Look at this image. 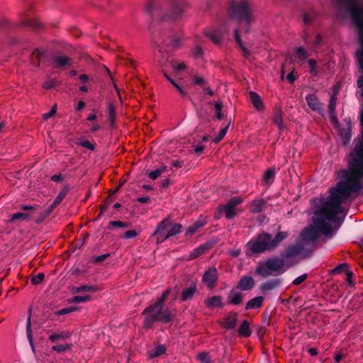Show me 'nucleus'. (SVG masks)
<instances>
[{
	"label": "nucleus",
	"mask_w": 363,
	"mask_h": 363,
	"mask_svg": "<svg viewBox=\"0 0 363 363\" xmlns=\"http://www.w3.org/2000/svg\"><path fill=\"white\" fill-rule=\"evenodd\" d=\"M252 20L248 3L245 0L240 4H233L231 6V16L229 20L224 22L217 30H206L205 35L213 43H219L222 36L228 32L230 27L238 24H250Z\"/></svg>",
	"instance_id": "1"
},
{
	"label": "nucleus",
	"mask_w": 363,
	"mask_h": 363,
	"mask_svg": "<svg viewBox=\"0 0 363 363\" xmlns=\"http://www.w3.org/2000/svg\"><path fill=\"white\" fill-rule=\"evenodd\" d=\"M287 235L288 234L286 232H279L272 238L271 235L263 232L259 234L255 239L251 240L247 243L246 255L250 257L264 251H272L275 249Z\"/></svg>",
	"instance_id": "2"
},
{
	"label": "nucleus",
	"mask_w": 363,
	"mask_h": 363,
	"mask_svg": "<svg viewBox=\"0 0 363 363\" xmlns=\"http://www.w3.org/2000/svg\"><path fill=\"white\" fill-rule=\"evenodd\" d=\"M170 290L167 289L157 299L155 303L150 305L143 311L146 315L144 320V327L149 328L155 322L169 323L172 320L174 313L169 309L163 310V303L169 295Z\"/></svg>",
	"instance_id": "3"
},
{
	"label": "nucleus",
	"mask_w": 363,
	"mask_h": 363,
	"mask_svg": "<svg viewBox=\"0 0 363 363\" xmlns=\"http://www.w3.org/2000/svg\"><path fill=\"white\" fill-rule=\"evenodd\" d=\"M281 257H272L258 264L256 272L263 277L279 276L287 269Z\"/></svg>",
	"instance_id": "4"
},
{
	"label": "nucleus",
	"mask_w": 363,
	"mask_h": 363,
	"mask_svg": "<svg viewBox=\"0 0 363 363\" xmlns=\"http://www.w3.org/2000/svg\"><path fill=\"white\" fill-rule=\"evenodd\" d=\"M188 6V4L184 1L177 2L174 4L170 13L164 18L169 21H175L182 16Z\"/></svg>",
	"instance_id": "5"
},
{
	"label": "nucleus",
	"mask_w": 363,
	"mask_h": 363,
	"mask_svg": "<svg viewBox=\"0 0 363 363\" xmlns=\"http://www.w3.org/2000/svg\"><path fill=\"white\" fill-rule=\"evenodd\" d=\"M303 251V243H297L287 247L286 250L281 253V257L284 261L301 255Z\"/></svg>",
	"instance_id": "6"
},
{
	"label": "nucleus",
	"mask_w": 363,
	"mask_h": 363,
	"mask_svg": "<svg viewBox=\"0 0 363 363\" xmlns=\"http://www.w3.org/2000/svg\"><path fill=\"white\" fill-rule=\"evenodd\" d=\"M345 127H338V135L341 138L343 145H347L351 139V122L350 118L344 120Z\"/></svg>",
	"instance_id": "7"
},
{
	"label": "nucleus",
	"mask_w": 363,
	"mask_h": 363,
	"mask_svg": "<svg viewBox=\"0 0 363 363\" xmlns=\"http://www.w3.org/2000/svg\"><path fill=\"white\" fill-rule=\"evenodd\" d=\"M170 225V222L169 219L163 220L160 225L157 226L156 231L154 233V235L156 236L157 242L162 243L165 240H161L162 237L167 235V233L169 230V226Z\"/></svg>",
	"instance_id": "8"
},
{
	"label": "nucleus",
	"mask_w": 363,
	"mask_h": 363,
	"mask_svg": "<svg viewBox=\"0 0 363 363\" xmlns=\"http://www.w3.org/2000/svg\"><path fill=\"white\" fill-rule=\"evenodd\" d=\"M306 101L308 106L314 111L320 113L323 111L322 104L318 100L315 94H308L306 97Z\"/></svg>",
	"instance_id": "9"
},
{
	"label": "nucleus",
	"mask_w": 363,
	"mask_h": 363,
	"mask_svg": "<svg viewBox=\"0 0 363 363\" xmlns=\"http://www.w3.org/2000/svg\"><path fill=\"white\" fill-rule=\"evenodd\" d=\"M217 278L218 275L216 268H211L204 273L202 279L208 288H211L213 286Z\"/></svg>",
	"instance_id": "10"
},
{
	"label": "nucleus",
	"mask_w": 363,
	"mask_h": 363,
	"mask_svg": "<svg viewBox=\"0 0 363 363\" xmlns=\"http://www.w3.org/2000/svg\"><path fill=\"white\" fill-rule=\"evenodd\" d=\"M53 63L54 67L60 68L71 65L72 60L62 55H57L53 57Z\"/></svg>",
	"instance_id": "11"
},
{
	"label": "nucleus",
	"mask_w": 363,
	"mask_h": 363,
	"mask_svg": "<svg viewBox=\"0 0 363 363\" xmlns=\"http://www.w3.org/2000/svg\"><path fill=\"white\" fill-rule=\"evenodd\" d=\"M281 283V279H274L269 281H267L263 283L261 286V290L264 292L271 291L277 288H278Z\"/></svg>",
	"instance_id": "12"
},
{
	"label": "nucleus",
	"mask_w": 363,
	"mask_h": 363,
	"mask_svg": "<svg viewBox=\"0 0 363 363\" xmlns=\"http://www.w3.org/2000/svg\"><path fill=\"white\" fill-rule=\"evenodd\" d=\"M255 284V281L251 277H242L237 285V288L242 291L251 289Z\"/></svg>",
	"instance_id": "13"
},
{
	"label": "nucleus",
	"mask_w": 363,
	"mask_h": 363,
	"mask_svg": "<svg viewBox=\"0 0 363 363\" xmlns=\"http://www.w3.org/2000/svg\"><path fill=\"white\" fill-rule=\"evenodd\" d=\"M249 98L250 102L252 104L255 108L258 111L263 110L264 108V104L261 97L255 91H250Z\"/></svg>",
	"instance_id": "14"
},
{
	"label": "nucleus",
	"mask_w": 363,
	"mask_h": 363,
	"mask_svg": "<svg viewBox=\"0 0 363 363\" xmlns=\"http://www.w3.org/2000/svg\"><path fill=\"white\" fill-rule=\"evenodd\" d=\"M237 324V313H230L224 320L223 325L225 328L230 330L235 328Z\"/></svg>",
	"instance_id": "15"
},
{
	"label": "nucleus",
	"mask_w": 363,
	"mask_h": 363,
	"mask_svg": "<svg viewBox=\"0 0 363 363\" xmlns=\"http://www.w3.org/2000/svg\"><path fill=\"white\" fill-rule=\"evenodd\" d=\"M165 65L167 67L169 66L176 72H181L186 69V65L184 62L174 59H167Z\"/></svg>",
	"instance_id": "16"
},
{
	"label": "nucleus",
	"mask_w": 363,
	"mask_h": 363,
	"mask_svg": "<svg viewBox=\"0 0 363 363\" xmlns=\"http://www.w3.org/2000/svg\"><path fill=\"white\" fill-rule=\"evenodd\" d=\"M222 298L220 296H213L207 298L204 303L207 308H214L222 306Z\"/></svg>",
	"instance_id": "17"
},
{
	"label": "nucleus",
	"mask_w": 363,
	"mask_h": 363,
	"mask_svg": "<svg viewBox=\"0 0 363 363\" xmlns=\"http://www.w3.org/2000/svg\"><path fill=\"white\" fill-rule=\"evenodd\" d=\"M196 291V286L195 284H191L189 287L184 289L181 295V300L186 301L192 298Z\"/></svg>",
	"instance_id": "18"
},
{
	"label": "nucleus",
	"mask_w": 363,
	"mask_h": 363,
	"mask_svg": "<svg viewBox=\"0 0 363 363\" xmlns=\"http://www.w3.org/2000/svg\"><path fill=\"white\" fill-rule=\"evenodd\" d=\"M308 56V52L302 47L297 48L294 54V60L301 62H303Z\"/></svg>",
	"instance_id": "19"
},
{
	"label": "nucleus",
	"mask_w": 363,
	"mask_h": 363,
	"mask_svg": "<svg viewBox=\"0 0 363 363\" xmlns=\"http://www.w3.org/2000/svg\"><path fill=\"white\" fill-rule=\"evenodd\" d=\"M336 100L337 97L336 95L334 94L330 99L329 105H328V112L330 114V116L331 118L332 121L337 124V121L335 116V106H336Z\"/></svg>",
	"instance_id": "20"
},
{
	"label": "nucleus",
	"mask_w": 363,
	"mask_h": 363,
	"mask_svg": "<svg viewBox=\"0 0 363 363\" xmlns=\"http://www.w3.org/2000/svg\"><path fill=\"white\" fill-rule=\"evenodd\" d=\"M264 205L263 199H255L249 205L250 211L253 213H259L262 211Z\"/></svg>",
	"instance_id": "21"
},
{
	"label": "nucleus",
	"mask_w": 363,
	"mask_h": 363,
	"mask_svg": "<svg viewBox=\"0 0 363 363\" xmlns=\"http://www.w3.org/2000/svg\"><path fill=\"white\" fill-rule=\"evenodd\" d=\"M263 303V298L262 296H257L250 300L246 304V309H255L259 308L262 306Z\"/></svg>",
	"instance_id": "22"
},
{
	"label": "nucleus",
	"mask_w": 363,
	"mask_h": 363,
	"mask_svg": "<svg viewBox=\"0 0 363 363\" xmlns=\"http://www.w3.org/2000/svg\"><path fill=\"white\" fill-rule=\"evenodd\" d=\"M219 210L220 212H223L225 213L227 219H231L236 215L235 208L227 203L225 205L220 206Z\"/></svg>",
	"instance_id": "23"
},
{
	"label": "nucleus",
	"mask_w": 363,
	"mask_h": 363,
	"mask_svg": "<svg viewBox=\"0 0 363 363\" xmlns=\"http://www.w3.org/2000/svg\"><path fill=\"white\" fill-rule=\"evenodd\" d=\"M182 229V225L180 224L172 225L171 226V228L168 230L167 235L165 236L162 237V238L161 240H167L170 237H172L175 235L179 234V233H181Z\"/></svg>",
	"instance_id": "24"
},
{
	"label": "nucleus",
	"mask_w": 363,
	"mask_h": 363,
	"mask_svg": "<svg viewBox=\"0 0 363 363\" xmlns=\"http://www.w3.org/2000/svg\"><path fill=\"white\" fill-rule=\"evenodd\" d=\"M208 249V246L206 245H201L198 247L195 248L189 255V259H194L201 255H203Z\"/></svg>",
	"instance_id": "25"
},
{
	"label": "nucleus",
	"mask_w": 363,
	"mask_h": 363,
	"mask_svg": "<svg viewBox=\"0 0 363 363\" xmlns=\"http://www.w3.org/2000/svg\"><path fill=\"white\" fill-rule=\"evenodd\" d=\"M234 37L235 39L240 46V49L242 51V53L245 56H248L250 55V51L247 50V48L244 45L243 43L241 40L240 35L239 34V30L238 28L234 29Z\"/></svg>",
	"instance_id": "26"
},
{
	"label": "nucleus",
	"mask_w": 363,
	"mask_h": 363,
	"mask_svg": "<svg viewBox=\"0 0 363 363\" xmlns=\"http://www.w3.org/2000/svg\"><path fill=\"white\" fill-rule=\"evenodd\" d=\"M239 335L243 337H247L250 336L251 330L250 329L249 323L247 320L242 321L239 330H238Z\"/></svg>",
	"instance_id": "27"
},
{
	"label": "nucleus",
	"mask_w": 363,
	"mask_h": 363,
	"mask_svg": "<svg viewBox=\"0 0 363 363\" xmlns=\"http://www.w3.org/2000/svg\"><path fill=\"white\" fill-rule=\"evenodd\" d=\"M206 224V222L204 220H197L191 225L189 226L186 235H191L194 233H195L200 228L203 227Z\"/></svg>",
	"instance_id": "28"
},
{
	"label": "nucleus",
	"mask_w": 363,
	"mask_h": 363,
	"mask_svg": "<svg viewBox=\"0 0 363 363\" xmlns=\"http://www.w3.org/2000/svg\"><path fill=\"white\" fill-rule=\"evenodd\" d=\"M275 177V172L274 170L267 169L263 175V182L266 185H270L273 183Z\"/></svg>",
	"instance_id": "29"
},
{
	"label": "nucleus",
	"mask_w": 363,
	"mask_h": 363,
	"mask_svg": "<svg viewBox=\"0 0 363 363\" xmlns=\"http://www.w3.org/2000/svg\"><path fill=\"white\" fill-rule=\"evenodd\" d=\"M166 351V347L163 345H160L156 346L152 351H151L149 354V357L150 358L156 357L160 356V354L164 353Z\"/></svg>",
	"instance_id": "30"
},
{
	"label": "nucleus",
	"mask_w": 363,
	"mask_h": 363,
	"mask_svg": "<svg viewBox=\"0 0 363 363\" xmlns=\"http://www.w3.org/2000/svg\"><path fill=\"white\" fill-rule=\"evenodd\" d=\"M68 191H69L68 186L64 187L63 189L58 194L57 197L55 199L52 206H55L58 205L65 199Z\"/></svg>",
	"instance_id": "31"
},
{
	"label": "nucleus",
	"mask_w": 363,
	"mask_h": 363,
	"mask_svg": "<svg viewBox=\"0 0 363 363\" xmlns=\"http://www.w3.org/2000/svg\"><path fill=\"white\" fill-rule=\"evenodd\" d=\"M26 333H27V337L29 341L30 345L33 350V351H35V347L33 344V340L32 336V332L30 328V317L29 316L27 320V324H26Z\"/></svg>",
	"instance_id": "32"
},
{
	"label": "nucleus",
	"mask_w": 363,
	"mask_h": 363,
	"mask_svg": "<svg viewBox=\"0 0 363 363\" xmlns=\"http://www.w3.org/2000/svg\"><path fill=\"white\" fill-rule=\"evenodd\" d=\"M229 298L231 303L238 305L242 301V294L240 292H233L230 294Z\"/></svg>",
	"instance_id": "33"
},
{
	"label": "nucleus",
	"mask_w": 363,
	"mask_h": 363,
	"mask_svg": "<svg viewBox=\"0 0 363 363\" xmlns=\"http://www.w3.org/2000/svg\"><path fill=\"white\" fill-rule=\"evenodd\" d=\"M69 336V333L67 332H62L60 333L57 334H52L49 337V340L52 342H55L57 341L60 339H65L67 338Z\"/></svg>",
	"instance_id": "34"
},
{
	"label": "nucleus",
	"mask_w": 363,
	"mask_h": 363,
	"mask_svg": "<svg viewBox=\"0 0 363 363\" xmlns=\"http://www.w3.org/2000/svg\"><path fill=\"white\" fill-rule=\"evenodd\" d=\"M228 128H229V124L225 125L224 128H221L220 130L218 135L216 137H215V138L213 139V141L215 143H218L219 141H220L226 135Z\"/></svg>",
	"instance_id": "35"
},
{
	"label": "nucleus",
	"mask_w": 363,
	"mask_h": 363,
	"mask_svg": "<svg viewBox=\"0 0 363 363\" xmlns=\"http://www.w3.org/2000/svg\"><path fill=\"white\" fill-rule=\"evenodd\" d=\"M349 271L348 264L347 263H342L337 266L333 269V274H339L345 272L346 273Z\"/></svg>",
	"instance_id": "36"
},
{
	"label": "nucleus",
	"mask_w": 363,
	"mask_h": 363,
	"mask_svg": "<svg viewBox=\"0 0 363 363\" xmlns=\"http://www.w3.org/2000/svg\"><path fill=\"white\" fill-rule=\"evenodd\" d=\"M31 216L29 213H16L12 215L11 220H16L18 219L29 220Z\"/></svg>",
	"instance_id": "37"
},
{
	"label": "nucleus",
	"mask_w": 363,
	"mask_h": 363,
	"mask_svg": "<svg viewBox=\"0 0 363 363\" xmlns=\"http://www.w3.org/2000/svg\"><path fill=\"white\" fill-rule=\"evenodd\" d=\"M111 227L114 228H128V224L123 223L119 220H112L108 223V229H111Z\"/></svg>",
	"instance_id": "38"
},
{
	"label": "nucleus",
	"mask_w": 363,
	"mask_h": 363,
	"mask_svg": "<svg viewBox=\"0 0 363 363\" xmlns=\"http://www.w3.org/2000/svg\"><path fill=\"white\" fill-rule=\"evenodd\" d=\"M197 358L201 363H211V357L206 352L199 353L197 356Z\"/></svg>",
	"instance_id": "39"
},
{
	"label": "nucleus",
	"mask_w": 363,
	"mask_h": 363,
	"mask_svg": "<svg viewBox=\"0 0 363 363\" xmlns=\"http://www.w3.org/2000/svg\"><path fill=\"white\" fill-rule=\"evenodd\" d=\"M157 7V4L155 0H150L147 2L145 5V12L148 13H151Z\"/></svg>",
	"instance_id": "40"
},
{
	"label": "nucleus",
	"mask_w": 363,
	"mask_h": 363,
	"mask_svg": "<svg viewBox=\"0 0 363 363\" xmlns=\"http://www.w3.org/2000/svg\"><path fill=\"white\" fill-rule=\"evenodd\" d=\"M91 299V296L89 295L85 296H75L72 298V302L73 303H82L88 301Z\"/></svg>",
	"instance_id": "41"
},
{
	"label": "nucleus",
	"mask_w": 363,
	"mask_h": 363,
	"mask_svg": "<svg viewBox=\"0 0 363 363\" xmlns=\"http://www.w3.org/2000/svg\"><path fill=\"white\" fill-rule=\"evenodd\" d=\"M241 203H242V199L240 196H234L229 200L227 204L235 208Z\"/></svg>",
	"instance_id": "42"
},
{
	"label": "nucleus",
	"mask_w": 363,
	"mask_h": 363,
	"mask_svg": "<svg viewBox=\"0 0 363 363\" xmlns=\"http://www.w3.org/2000/svg\"><path fill=\"white\" fill-rule=\"evenodd\" d=\"M95 291L96 290L94 286H89V285H83V286H79V287H77L74 289V292H76V293H79L82 291Z\"/></svg>",
	"instance_id": "43"
},
{
	"label": "nucleus",
	"mask_w": 363,
	"mask_h": 363,
	"mask_svg": "<svg viewBox=\"0 0 363 363\" xmlns=\"http://www.w3.org/2000/svg\"><path fill=\"white\" fill-rule=\"evenodd\" d=\"M214 106L216 109V117L218 120H220L223 118V115L221 113L222 104L220 102H216Z\"/></svg>",
	"instance_id": "44"
},
{
	"label": "nucleus",
	"mask_w": 363,
	"mask_h": 363,
	"mask_svg": "<svg viewBox=\"0 0 363 363\" xmlns=\"http://www.w3.org/2000/svg\"><path fill=\"white\" fill-rule=\"evenodd\" d=\"M44 277L45 276L43 273H38L31 279V282L35 285L39 284L43 281Z\"/></svg>",
	"instance_id": "45"
},
{
	"label": "nucleus",
	"mask_w": 363,
	"mask_h": 363,
	"mask_svg": "<svg viewBox=\"0 0 363 363\" xmlns=\"http://www.w3.org/2000/svg\"><path fill=\"white\" fill-rule=\"evenodd\" d=\"M108 111L109 115V120L113 123L115 120V107L113 104H109L108 106Z\"/></svg>",
	"instance_id": "46"
},
{
	"label": "nucleus",
	"mask_w": 363,
	"mask_h": 363,
	"mask_svg": "<svg viewBox=\"0 0 363 363\" xmlns=\"http://www.w3.org/2000/svg\"><path fill=\"white\" fill-rule=\"evenodd\" d=\"M78 144L91 150H94L95 149V145L87 140H82Z\"/></svg>",
	"instance_id": "47"
},
{
	"label": "nucleus",
	"mask_w": 363,
	"mask_h": 363,
	"mask_svg": "<svg viewBox=\"0 0 363 363\" xmlns=\"http://www.w3.org/2000/svg\"><path fill=\"white\" fill-rule=\"evenodd\" d=\"M308 277V274L306 273H304L301 274V276L298 277L293 281V284L294 285H299L302 284Z\"/></svg>",
	"instance_id": "48"
},
{
	"label": "nucleus",
	"mask_w": 363,
	"mask_h": 363,
	"mask_svg": "<svg viewBox=\"0 0 363 363\" xmlns=\"http://www.w3.org/2000/svg\"><path fill=\"white\" fill-rule=\"evenodd\" d=\"M316 61L313 59H311L308 61V66L310 67V72L313 74V75H316L317 74V72H316V69H315V67H316Z\"/></svg>",
	"instance_id": "49"
},
{
	"label": "nucleus",
	"mask_w": 363,
	"mask_h": 363,
	"mask_svg": "<svg viewBox=\"0 0 363 363\" xmlns=\"http://www.w3.org/2000/svg\"><path fill=\"white\" fill-rule=\"evenodd\" d=\"M56 111H57V105H56V104H55V105L52 107L51 110H50L49 112H48V113H45V114L43 115V119H44L45 121H46V120H48V118H51V117H52V116L56 113Z\"/></svg>",
	"instance_id": "50"
},
{
	"label": "nucleus",
	"mask_w": 363,
	"mask_h": 363,
	"mask_svg": "<svg viewBox=\"0 0 363 363\" xmlns=\"http://www.w3.org/2000/svg\"><path fill=\"white\" fill-rule=\"evenodd\" d=\"M163 171H164V169H163ZM162 172V170H161V169H156L154 171H151L149 173L148 177L152 179H156L161 175Z\"/></svg>",
	"instance_id": "51"
},
{
	"label": "nucleus",
	"mask_w": 363,
	"mask_h": 363,
	"mask_svg": "<svg viewBox=\"0 0 363 363\" xmlns=\"http://www.w3.org/2000/svg\"><path fill=\"white\" fill-rule=\"evenodd\" d=\"M69 348V346L68 345H55L52 347V350L58 352H64Z\"/></svg>",
	"instance_id": "52"
},
{
	"label": "nucleus",
	"mask_w": 363,
	"mask_h": 363,
	"mask_svg": "<svg viewBox=\"0 0 363 363\" xmlns=\"http://www.w3.org/2000/svg\"><path fill=\"white\" fill-rule=\"evenodd\" d=\"M138 233L135 230H131L126 231L123 235V238L125 239H130L136 237Z\"/></svg>",
	"instance_id": "53"
},
{
	"label": "nucleus",
	"mask_w": 363,
	"mask_h": 363,
	"mask_svg": "<svg viewBox=\"0 0 363 363\" xmlns=\"http://www.w3.org/2000/svg\"><path fill=\"white\" fill-rule=\"evenodd\" d=\"M274 121L277 124L280 130H282L284 129L282 118L280 116H277L274 118Z\"/></svg>",
	"instance_id": "54"
},
{
	"label": "nucleus",
	"mask_w": 363,
	"mask_h": 363,
	"mask_svg": "<svg viewBox=\"0 0 363 363\" xmlns=\"http://www.w3.org/2000/svg\"><path fill=\"white\" fill-rule=\"evenodd\" d=\"M193 55H194V56L196 58L201 57L203 55V50H202V49H201L200 47L196 46V47L193 50Z\"/></svg>",
	"instance_id": "55"
},
{
	"label": "nucleus",
	"mask_w": 363,
	"mask_h": 363,
	"mask_svg": "<svg viewBox=\"0 0 363 363\" xmlns=\"http://www.w3.org/2000/svg\"><path fill=\"white\" fill-rule=\"evenodd\" d=\"M56 85V82L51 79L44 83L43 87L45 89H52L54 88Z\"/></svg>",
	"instance_id": "56"
},
{
	"label": "nucleus",
	"mask_w": 363,
	"mask_h": 363,
	"mask_svg": "<svg viewBox=\"0 0 363 363\" xmlns=\"http://www.w3.org/2000/svg\"><path fill=\"white\" fill-rule=\"evenodd\" d=\"M75 311V308H72V307H69V308H62L61 310H60L58 312H57V314L58 315H65V314H67L68 313H70V312H72Z\"/></svg>",
	"instance_id": "57"
},
{
	"label": "nucleus",
	"mask_w": 363,
	"mask_h": 363,
	"mask_svg": "<svg viewBox=\"0 0 363 363\" xmlns=\"http://www.w3.org/2000/svg\"><path fill=\"white\" fill-rule=\"evenodd\" d=\"M194 81L196 84H198L200 86H202L205 82L204 79L202 77H199V76H196L194 78Z\"/></svg>",
	"instance_id": "58"
},
{
	"label": "nucleus",
	"mask_w": 363,
	"mask_h": 363,
	"mask_svg": "<svg viewBox=\"0 0 363 363\" xmlns=\"http://www.w3.org/2000/svg\"><path fill=\"white\" fill-rule=\"evenodd\" d=\"M51 179L54 182H60L62 181V176L60 174L52 175Z\"/></svg>",
	"instance_id": "59"
},
{
	"label": "nucleus",
	"mask_w": 363,
	"mask_h": 363,
	"mask_svg": "<svg viewBox=\"0 0 363 363\" xmlns=\"http://www.w3.org/2000/svg\"><path fill=\"white\" fill-rule=\"evenodd\" d=\"M172 164L173 167H174L176 168H180L183 165V162L180 161V160H175V161H172Z\"/></svg>",
	"instance_id": "60"
},
{
	"label": "nucleus",
	"mask_w": 363,
	"mask_h": 363,
	"mask_svg": "<svg viewBox=\"0 0 363 363\" xmlns=\"http://www.w3.org/2000/svg\"><path fill=\"white\" fill-rule=\"evenodd\" d=\"M137 201L140 203H146L150 201V198L148 196L139 197L137 199Z\"/></svg>",
	"instance_id": "61"
},
{
	"label": "nucleus",
	"mask_w": 363,
	"mask_h": 363,
	"mask_svg": "<svg viewBox=\"0 0 363 363\" xmlns=\"http://www.w3.org/2000/svg\"><path fill=\"white\" fill-rule=\"evenodd\" d=\"M346 274H347V281L350 285H352V272L349 270Z\"/></svg>",
	"instance_id": "62"
},
{
	"label": "nucleus",
	"mask_w": 363,
	"mask_h": 363,
	"mask_svg": "<svg viewBox=\"0 0 363 363\" xmlns=\"http://www.w3.org/2000/svg\"><path fill=\"white\" fill-rule=\"evenodd\" d=\"M85 106V103L83 101H79L78 103H77V105L76 106V109L78 110V111H80L82 109H83Z\"/></svg>",
	"instance_id": "63"
},
{
	"label": "nucleus",
	"mask_w": 363,
	"mask_h": 363,
	"mask_svg": "<svg viewBox=\"0 0 363 363\" xmlns=\"http://www.w3.org/2000/svg\"><path fill=\"white\" fill-rule=\"evenodd\" d=\"M203 150V145H197L194 147V152L196 154H199V153L202 152Z\"/></svg>",
	"instance_id": "64"
}]
</instances>
